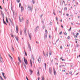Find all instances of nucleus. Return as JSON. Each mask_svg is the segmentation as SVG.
<instances>
[{
  "mask_svg": "<svg viewBox=\"0 0 80 80\" xmlns=\"http://www.w3.org/2000/svg\"><path fill=\"white\" fill-rule=\"evenodd\" d=\"M44 65H45V69H46V64L45 63Z\"/></svg>",
  "mask_w": 80,
  "mask_h": 80,
  "instance_id": "obj_44",
  "label": "nucleus"
},
{
  "mask_svg": "<svg viewBox=\"0 0 80 80\" xmlns=\"http://www.w3.org/2000/svg\"><path fill=\"white\" fill-rule=\"evenodd\" d=\"M64 10H67V8H64Z\"/></svg>",
  "mask_w": 80,
  "mask_h": 80,
  "instance_id": "obj_38",
  "label": "nucleus"
},
{
  "mask_svg": "<svg viewBox=\"0 0 80 80\" xmlns=\"http://www.w3.org/2000/svg\"><path fill=\"white\" fill-rule=\"evenodd\" d=\"M38 26H37L35 28V32L37 31V30H38Z\"/></svg>",
  "mask_w": 80,
  "mask_h": 80,
  "instance_id": "obj_9",
  "label": "nucleus"
},
{
  "mask_svg": "<svg viewBox=\"0 0 80 80\" xmlns=\"http://www.w3.org/2000/svg\"><path fill=\"white\" fill-rule=\"evenodd\" d=\"M19 8H22V5H21V3H20L19 4Z\"/></svg>",
  "mask_w": 80,
  "mask_h": 80,
  "instance_id": "obj_23",
  "label": "nucleus"
},
{
  "mask_svg": "<svg viewBox=\"0 0 80 80\" xmlns=\"http://www.w3.org/2000/svg\"><path fill=\"white\" fill-rule=\"evenodd\" d=\"M12 4H11V8H12Z\"/></svg>",
  "mask_w": 80,
  "mask_h": 80,
  "instance_id": "obj_53",
  "label": "nucleus"
},
{
  "mask_svg": "<svg viewBox=\"0 0 80 80\" xmlns=\"http://www.w3.org/2000/svg\"><path fill=\"white\" fill-rule=\"evenodd\" d=\"M27 25H28V20H27Z\"/></svg>",
  "mask_w": 80,
  "mask_h": 80,
  "instance_id": "obj_41",
  "label": "nucleus"
},
{
  "mask_svg": "<svg viewBox=\"0 0 80 80\" xmlns=\"http://www.w3.org/2000/svg\"><path fill=\"white\" fill-rule=\"evenodd\" d=\"M18 60L19 62V63H21V60H20V58L19 57H18Z\"/></svg>",
  "mask_w": 80,
  "mask_h": 80,
  "instance_id": "obj_15",
  "label": "nucleus"
},
{
  "mask_svg": "<svg viewBox=\"0 0 80 80\" xmlns=\"http://www.w3.org/2000/svg\"><path fill=\"white\" fill-rule=\"evenodd\" d=\"M6 19L7 22L8 23V18H6Z\"/></svg>",
  "mask_w": 80,
  "mask_h": 80,
  "instance_id": "obj_29",
  "label": "nucleus"
},
{
  "mask_svg": "<svg viewBox=\"0 0 80 80\" xmlns=\"http://www.w3.org/2000/svg\"><path fill=\"white\" fill-rule=\"evenodd\" d=\"M29 72L30 73V75H32V73L33 72V71H32L31 70H29Z\"/></svg>",
  "mask_w": 80,
  "mask_h": 80,
  "instance_id": "obj_12",
  "label": "nucleus"
},
{
  "mask_svg": "<svg viewBox=\"0 0 80 80\" xmlns=\"http://www.w3.org/2000/svg\"><path fill=\"white\" fill-rule=\"evenodd\" d=\"M20 34L21 35H22V31H20Z\"/></svg>",
  "mask_w": 80,
  "mask_h": 80,
  "instance_id": "obj_55",
  "label": "nucleus"
},
{
  "mask_svg": "<svg viewBox=\"0 0 80 80\" xmlns=\"http://www.w3.org/2000/svg\"><path fill=\"white\" fill-rule=\"evenodd\" d=\"M49 24L50 25H52V22H50Z\"/></svg>",
  "mask_w": 80,
  "mask_h": 80,
  "instance_id": "obj_45",
  "label": "nucleus"
},
{
  "mask_svg": "<svg viewBox=\"0 0 80 80\" xmlns=\"http://www.w3.org/2000/svg\"><path fill=\"white\" fill-rule=\"evenodd\" d=\"M75 38H77V36H75Z\"/></svg>",
  "mask_w": 80,
  "mask_h": 80,
  "instance_id": "obj_56",
  "label": "nucleus"
},
{
  "mask_svg": "<svg viewBox=\"0 0 80 80\" xmlns=\"http://www.w3.org/2000/svg\"><path fill=\"white\" fill-rule=\"evenodd\" d=\"M53 14H54V15H56V14H55V12H53Z\"/></svg>",
  "mask_w": 80,
  "mask_h": 80,
  "instance_id": "obj_40",
  "label": "nucleus"
},
{
  "mask_svg": "<svg viewBox=\"0 0 80 80\" xmlns=\"http://www.w3.org/2000/svg\"><path fill=\"white\" fill-rule=\"evenodd\" d=\"M30 63L31 66V67H32V61H31V60L30 59Z\"/></svg>",
  "mask_w": 80,
  "mask_h": 80,
  "instance_id": "obj_28",
  "label": "nucleus"
},
{
  "mask_svg": "<svg viewBox=\"0 0 80 80\" xmlns=\"http://www.w3.org/2000/svg\"><path fill=\"white\" fill-rule=\"evenodd\" d=\"M13 15H15V12H13Z\"/></svg>",
  "mask_w": 80,
  "mask_h": 80,
  "instance_id": "obj_52",
  "label": "nucleus"
},
{
  "mask_svg": "<svg viewBox=\"0 0 80 80\" xmlns=\"http://www.w3.org/2000/svg\"><path fill=\"white\" fill-rule=\"evenodd\" d=\"M60 48H61V49H62L63 48H62V46H61L60 47Z\"/></svg>",
  "mask_w": 80,
  "mask_h": 80,
  "instance_id": "obj_50",
  "label": "nucleus"
},
{
  "mask_svg": "<svg viewBox=\"0 0 80 80\" xmlns=\"http://www.w3.org/2000/svg\"><path fill=\"white\" fill-rule=\"evenodd\" d=\"M78 35H79V33H78L77 34H76V35L77 36H78Z\"/></svg>",
  "mask_w": 80,
  "mask_h": 80,
  "instance_id": "obj_57",
  "label": "nucleus"
},
{
  "mask_svg": "<svg viewBox=\"0 0 80 80\" xmlns=\"http://www.w3.org/2000/svg\"><path fill=\"white\" fill-rule=\"evenodd\" d=\"M28 35H29V38H30V40H32V39L31 38V33L30 34V33H28Z\"/></svg>",
  "mask_w": 80,
  "mask_h": 80,
  "instance_id": "obj_11",
  "label": "nucleus"
},
{
  "mask_svg": "<svg viewBox=\"0 0 80 80\" xmlns=\"http://www.w3.org/2000/svg\"><path fill=\"white\" fill-rule=\"evenodd\" d=\"M37 74L38 76H40V73L39 72V70H38Z\"/></svg>",
  "mask_w": 80,
  "mask_h": 80,
  "instance_id": "obj_16",
  "label": "nucleus"
},
{
  "mask_svg": "<svg viewBox=\"0 0 80 80\" xmlns=\"http://www.w3.org/2000/svg\"><path fill=\"white\" fill-rule=\"evenodd\" d=\"M42 28H43V29H44V28H45V26L44 25H43V26Z\"/></svg>",
  "mask_w": 80,
  "mask_h": 80,
  "instance_id": "obj_47",
  "label": "nucleus"
},
{
  "mask_svg": "<svg viewBox=\"0 0 80 80\" xmlns=\"http://www.w3.org/2000/svg\"><path fill=\"white\" fill-rule=\"evenodd\" d=\"M42 15H41L40 16V17L41 18H42Z\"/></svg>",
  "mask_w": 80,
  "mask_h": 80,
  "instance_id": "obj_62",
  "label": "nucleus"
},
{
  "mask_svg": "<svg viewBox=\"0 0 80 80\" xmlns=\"http://www.w3.org/2000/svg\"><path fill=\"white\" fill-rule=\"evenodd\" d=\"M24 34L25 35H27V33H24Z\"/></svg>",
  "mask_w": 80,
  "mask_h": 80,
  "instance_id": "obj_64",
  "label": "nucleus"
},
{
  "mask_svg": "<svg viewBox=\"0 0 80 80\" xmlns=\"http://www.w3.org/2000/svg\"><path fill=\"white\" fill-rule=\"evenodd\" d=\"M20 0H17V2L18 3H19L20 2Z\"/></svg>",
  "mask_w": 80,
  "mask_h": 80,
  "instance_id": "obj_35",
  "label": "nucleus"
},
{
  "mask_svg": "<svg viewBox=\"0 0 80 80\" xmlns=\"http://www.w3.org/2000/svg\"><path fill=\"white\" fill-rule=\"evenodd\" d=\"M42 60V58L40 56L38 58V62L39 63H40L41 62V60Z\"/></svg>",
  "mask_w": 80,
  "mask_h": 80,
  "instance_id": "obj_3",
  "label": "nucleus"
},
{
  "mask_svg": "<svg viewBox=\"0 0 80 80\" xmlns=\"http://www.w3.org/2000/svg\"><path fill=\"white\" fill-rule=\"evenodd\" d=\"M45 34H47L48 33V32H47V30H45Z\"/></svg>",
  "mask_w": 80,
  "mask_h": 80,
  "instance_id": "obj_20",
  "label": "nucleus"
},
{
  "mask_svg": "<svg viewBox=\"0 0 80 80\" xmlns=\"http://www.w3.org/2000/svg\"><path fill=\"white\" fill-rule=\"evenodd\" d=\"M32 2L33 3V4H35V2L34 0H32Z\"/></svg>",
  "mask_w": 80,
  "mask_h": 80,
  "instance_id": "obj_22",
  "label": "nucleus"
},
{
  "mask_svg": "<svg viewBox=\"0 0 80 80\" xmlns=\"http://www.w3.org/2000/svg\"><path fill=\"white\" fill-rule=\"evenodd\" d=\"M46 57H48V53H47L46 54Z\"/></svg>",
  "mask_w": 80,
  "mask_h": 80,
  "instance_id": "obj_43",
  "label": "nucleus"
},
{
  "mask_svg": "<svg viewBox=\"0 0 80 80\" xmlns=\"http://www.w3.org/2000/svg\"><path fill=\"white\" fill-rule=\"evenodd\" d=\"M12 52H14V49L13 48V47L12 48Z\"/></svg>",
  "mask_w": 80,
  "mask_h": 80,
  "instance_id": "obj_31",
  "label": "nucleus"
},
{
  "mask_svg": "<svg viewBox=\"0 0 80 80\" xmlns=\"http://www.w3.org/2000/svg\"><path fill=\"white\" fill-rule=\"evenodd\" d=\"M42 80H44V77H42Z\"/></svg>",
  "mask_w": 80,
  "mask_h": 80,
  "instance_id": "obj_34",
  "label": "nucleus"
},
{
  "mask_svg": "<svg viewBox=\"0 0 80 80\" xmlns=\"http://www.w3.org/2000/svg\"><path fill=\"white\" fill-rule=\"evenodd\" d=\"M26 79L27 80H28V78L27 77V76H26Z\"/></svg>",
  "mask_w": 80,
  "mask_h": 80,
  "instance_id": "obj_54",
  "label": "nucleus"
},
{
  "mask_svg": "<svg viewBox=\"0 0 80 80\" xmlns=\"http://www.w3.org/2000/svg\"><path fill=\"white\" fill-rule=\"evenodd\" d=\"M71 29H72V27H70V29H69L68 30V31H69V32H70V31H71Z\"/></svg>",
  "mask_w": 80,
  "mask_h": 80,
  "instance_id": "obj_36",
  "label": "nucleus"
},
{
  "mask_svg": "<svg viewBox=\"0 0 80 80\" xmlns=\"http://www.w3.org/2000/svg\"><path fill=\"white\" fill-rule=\"evenodd\" d=\"M24 51L26 56H27V53H26V52H25V51L24 50Z\"/></svg>",
  "mask_w": 80,
  "mask_h": 80,
  "instance_id": "obj_37",
  "label": "nucleus"
},
{
  "mask_svg": "<svg viewBox=\"0 0 80 80\" xmlns=\"http://www.w3.org/2000/svg\"><path fill=\"white\" fill-rule=\"evenodd\" d=\"M49 55H52V51H50L49 52Z\"/></svg>",
  "mask_w": 80,
  "mask_h": 80,
  "instance_id": "obj_25",
  "label": "nucleus"
},
{
  "mask_svg": "<svg viewBox=\"0 0 80 80\" xmlns=\"http://www.w3.org/2000/svg\"><path fill=\"white\" fill-rule=\"evenodd\" d=\"M43 54L44 55V56H45V52H43Z\"/></svg>",
  "mask_w": 80,
  "mask_h": 80,
  "instance_id": "obj_49",
  "label": "nucleus"
},
{
  "mask_svg": "<svg viewBox=\"0 0 80 80\" xmlns=\"http://www.w3.org/2000/svg\"><path fill=\"white\" fill-rule=\"evenodd\" d=\"M62 32L61 31L59 33V34L60 35H62Z\"/></svg>",
  "mask_w": 80,
  "mask_h": 80,
  "instance_id": "obj_42",
  "label": "nucleus"
},
{
  "mask_svg": "<svg viewBox=\"0 0 80 80\" xmlns=\"http://www.w3.org/2000/svg\"><path fill=\"white\" fill-rule=\"evenodd\" d=\"M49 73H50V74H51V73H52V68H49Z\"/></svg>",
  "mask_w": 80,
  "mask_h": 80,
  "instance_id": "obj_7",
  "label": "nucleus"
},
{
  "mask_svg": "<svg viewBox=\"0 0 80 80\" xmlns=\"http://www.w3.org/2000/svg\"><path fill=\"white\" fill-rule=\"evenodd\" d=\"M15 38L16 40H17V42H18V38H17V37H15Z\"/></svg>",
  "mask_w": 80,
  "mask_h": 80,
  "instance_id": "obj_21",
  "label": "nucleus"
},
{
  "mask_svg": "<svg viewBox=\"0 0 80 80\" xmlns=\"http://www.w3.org/2000/svg\"><path fill=\"white\" fill-rule=\"evenodd\" d=\"M44 38H47V34H45V36H44Z\"/></svg>",
  "mask_w": 80,
  "mask_h": 80,
  "instance_id": "obj_19",
  "label": "nucleus"
},
{
  "mask_svg": "<svg viewBox=\"0 0 80 80\" xmlns=\"http://www.w3.org/2000/svg\"><path fill=\"white\" fill-rule=\"evenodd\" d=\"M69 73V74L71 75H72V71H70Z\"/></svg>",
  "mask_w": 80,
  "mask_h": 80,
  "instance_id": "obj_24",
  "label": "nucleus"
},
{
  "mask_svg": "<svg viewBox=\"0 0 80 80\" xmlns=\"http://www.w3.org/2000/svg\"><path fill=\"white\" fill-rule=\"evenodd\" d=\"M66 15H67V16H68V15H69V14H66Z\"/></svg>",
  "mask_w": 80,
  "mask_h": 80,
  "instance_id": "obj_61",
  "label": "nucleus"
},
{
  "mask_svg": "<svg viewBox=\"0 0 80 80\" xmlns=\"http://www.w3.org/2000/svg\"><path fill=\"white\" fill-rule=\"evenodd\" d=\"M27 33L26 32V29L25 27V28H24V33Z\"/></svg>",
  "mask_w": 80,
  "mask_h": 80,
  "instance_id": "obj_30",
  "label": "nucleus"
},
{
  "mask_svg": "<svg viewBox=\"0 0 80 80\" xmlns=\"http://www.w3.org/2000/svg\"><path fill=\"white\" fill-rule=\"evenodd\" d=\"M24 62L27 65V64H28L27 61V60L25 59V58H24Z\"/></svg>",
  "mask_w": 80,
  "mask_h": 80,
  "instance_id": "obj_5",
  "label": "nucleus"
},
{
  "mask_svg": "<svg viewBox=\"0 0 80 80\" xmlns=\"http://www.w3.org/2000/svg\"><path fill=\"white\" fill-rule=\"evenodd\" d=\"M12 37H13V35H12V34H11Z\"/></svg>",
  "mask_w": 80,
  "mask_h": 80,
  "instance_id": "obj_51",
  "label": "nucleus"
},
{
  "mask_svg": "<svg viewBox=\"0 0 80 80\" xmlns=\"http://www.w3.org/2000/svg\"><path fill=\"white\" fill-rule=\"evenodd\" d=\"M56 20H58V18L57 17L56 18Z\"/></svg>",
  "mask_w": 80,
  "mask_h": 80,
  "instance_id": "obj_48",
  "label": "nucleus"
},
{
  "mask_svg": "<svg viewBox=\"0 0 80 80\" xmlns=\"http://www.w3.org/2000/svg\"><path fill=\"white\" fill-rule=\"evenodd\" d=\"M21 11L22 12V11L23 10V7H21Z\"/></svg>",
  "mask_w": 80,
  "mask_h": 80,
  "instance_id": "obj_26",
  "label": "nucleus"
},
{
  "mask_svg": "<svg viewBox=\"0 0 80 80\" xmlns=\"http://www.w3.org/2000/svg\"><path fill=\"white\" fill-rule=\"evenodd\" d=\"M53 72H54V75H56V71L55 70V69L53 68Z\"/></svg>",
  "mask_w": 80,
  "mask_h": 80,
  "instance_id": "obj_10",
  "label": "nucleus"
},
{
  "mask_svg": "<svg viewBox=\"0 0 80 80\" xmlns=\"http://www.w3.org/2000/svg\"><path fill=\"white\" fill-rule=\"evenodd\" d=\"M8 55L10 58L11 57H11V56H10V55L8 54Z\"/></svg>",
  "mask_w": 80,
  "mask_h": 80,
  "instance_id": "obj_46",
  "label": "nucleus"
},
{
  "mask_svg": "<svg viewBox=\"0 0 80 80\" xmlns=\"http://www.w3.org/2000/svg\"><path fill=\"white\" fill-rule=\"evenodd\" d=\"M69 38H70V37L68 36V39H69Z\"/></svg>",
  "mask_w": 80,
  "mask_h": 80,
  "instance_id": "obj_58",
  "label": "nucleus"
},
{
  "mask_svg": "<svg viewBox=\"0 0 80 80\" xmlns=\"http://www.w3.org/2000/svg\"><path fill=\"white\" fill-rule=\"evenodd\" d=\"M0 9H1L2 10V7H1V6H0Z\"/></svg>",
  "mask_w": 80,
  "mask_h": 80,
  "instance_id": "obj_59",
  "label": "nucleus"
},
{
  "mask_svg": "<svg viewBox=\"0 0 80 80\" xmlns=\"http://www.w3.org/2000/svg\"><path fill=\"white\" fill-rule=\"evenodd\" d=\"M1 15L2 17L3 18H4V14H3V12L2 11H1Z\"/></svg>",
  "mask_w": 80,
  "mask_h": 80,
  "instance_id": "obj_6",
  "label": "nucleus"
},
{
  "mask_svg": "<svg viewBox=\"0 0 80 80\" xmlns=\"http://www.w3.org/2000/svg\"><path fill=\"white\" fill-rule=\"evenodd\" d=\"M16 33H18V26H16Z\"/></svg>",
  "mask_w": 80,
  "mask_h": 80,
  "instance_id": "obj_4",
  "label": "nucleus"
},
{
  "mask_svg": "<svg viewBox=\"0 0 80 80\" xmlns=\"http://www.w3.org/2000/svg\"><path fill=\"white\" fill-rule=\"evenodd\" d=\"M71 24L72 25H73V23H71Z\"/></svg>",
  "mask_w": 80,
  "mask_h": 80,
  "instance_id": "obj_60",
  "label": "nucleus"
},
{
  "mask_svg": "<svg viewBox=\"0 0 80 80\" xmlns=\"http://www.w3.org/2000/svg\"><path fill=\"white\" fill-rule=\"evenodd\" d=\"M24 67L26 69H27V66L26 65H25V64H24Z\"/></svg>",
  "mask_w": 80,
  "mask_h": 80,
  "instance_id": "obj_33",
  "label": "nucleus"
},
{
  "mask_svg": "<svg viewBox=\"0 0 80 80\" xmlns=\"http://www.w3.org/2000/svg\"><path fill=\"white\" fill-rule=\"evenodd\" d=\"M10 59H11V62H13V58L12 57H11L10 58Z\"/></svg>",
  "mask_w": 80,
  "mask_h": 80,
  "instance_id": "obj_13",
  "label": "nucleus"
},
{
  "mask_svg": "<svg viewBox=\"0 0 80 80\" xmlns=\"http://www.w3.org/2000/svg\"><path fill=\"white\" fill-rule=\"evenodd\" d=\"M28 10L29 12H32V7H30L29 5L28 7Z\"/></svg>",
  "mask_w": 80,
  "mask_h": 80,
  "instance_id": "obj_1",
  "label": "nucleus"
},
{
  "mask_svg": "<svg viewBox=\"0 0 80 80\" xmlns=\"http://www.w3.org/2000/svg\"><path fill=\"white\" fill-rule=\"evenodd\" d=\"M64 34L66 35V36H67V32H65V33L64 32Z\"/></svg>",
  "mask_w": 80,
  "mask_h": 80,
  "instance_id": "obj_32",
  "label": "nucleus"
},
{
  "mask_svg": "<svg viewBox=\"0 0 80 80\" xmlns=\"http://www.w3.org/2000/svg\"><path fill=\"white\" fill-rule=\"evenodd\" d=\"M44 21H45V20H42V23H44Z\"/></svg>",
  "mask_w": 80,
  "mask_h": 80,
  "instance_id": "obj_39",
  "label": "nucleus"
},
{
  "mask_svg": "<svg viewBox=\"0 0 80 80\" xmlns=\"http://www.w3.org/2000/svg\"><path fill=\"white\" fill-rule=\"evenodd\" d=\"M0 62L2 63H3V58H2V57H1V55H0Z\"/></svg>",
  "mask_w": 80,
  "mask_h": 80,
  "instance_id": "obj_2",
  "label": "nucleus"
},
{
  "mask_svg": "<svg viewBox=\"0 0 80 80\" xmlns=\"http://www.w3.org/2000/svg\"><path fill=\"white\" fill-rule=\"evenodd\" d=\"M9 20H10V22H11V23H12V20H11V19L10 18H9Z\"/></svg>",
  "mask_w": 80,
  "mask_h": 80,
  "instance_id": "obj_27",
  "label": "nucleus"
},
{
  "mask_svg": "<svg viewBox=\"0 0 80 80\" xmlns=\"http://www.w3.org/2000/svg\"><path fill=\"white\" fill-rule=\"evenodd\" d=\"M28 48L30 49V51H31V46H30L29 44L28 45Z\"/></svg>",
  "mask_w": 80,
  "mask_h": 80,
  "instance_id": "obj_14",
  "label": "nucleus"
},
{
  "mask_svg": "<svg viewBox=\"0 0 80 80\" xmlns=\"http://www.w3.org/2000/svg\"><path fill=\"white\" fill-rule=\"evenodd\" d=\"M2 76H3L4 79H6V78H5V76L4 75V73L3 72H2Z\"/></svg>",
  "mask_w": 80,
  "mask_h": 80,
  "instance_id": "obj_18",
  "label": "nucleus"
},
{
  "mask_svg": "<svg viewBox=\"0 0 80 80\" xmlns=\"http://www.w3.org/2000/svg\"><path fill=\"white\" fill-rule=\"evenodd\" d=\"M53 61L52 59L51 60V62H53Z\"/></svg>",
  "mask_w": 80,
  "mask_h": 80,
  "instance_id": "obj_63",
  "label": "nucleus"
},
{
  "mask_svg": "<svg viewBox=\"0 0 80 80\" xmlns=\"http://www.w3.org/2000/svg\"><path fill=\"white\" fill-rule=\"evenodd\" d=\"M19 21L20 22H22V17H21V15H20L19 17Z\"/></svg>",
  "mask_w": 80,
  "mask_h": 80,
  "instance_id": "obj_8",
  "label": "nucleus"
},
{
  "mask_svg": "<svg viewBox=\"0 0 80 80\" xmlns=\"http://www.w3.org/2000/svg\"><path fill=\"white\" fill-rule=\"evenodd\" d=\"M3 23L4 24H5L6 25H7V24L6 23V22H5L4 21V18H3Z\"/></svg>",
  "mask_w": 80,
  "mask_h": 80,
  "instance_id": "obj_17",
  "label": "nucleus"
}]
</instances>
